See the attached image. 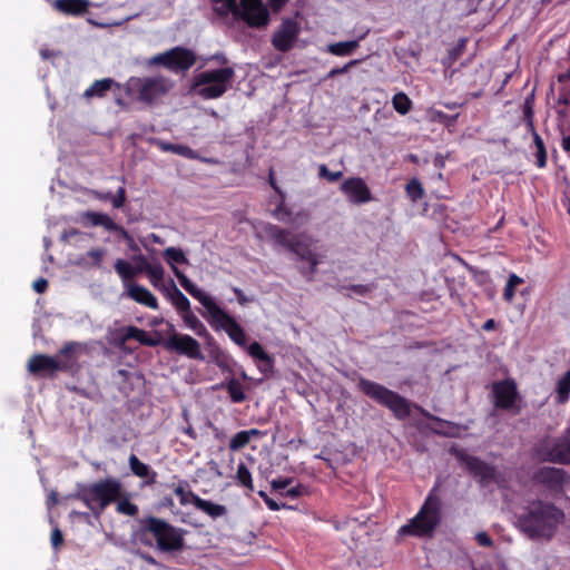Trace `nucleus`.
Wrapping results in <instances>:
<instances>
[{
	"instance_id": "21",
	"label": "nucleus",
	"mask_w": 570,
	"mask_h": 570,
	"mask_svg": "<svg viewBox=\"0 0 570 570\" xmlns=\"http://www.w3.org/2000/svg\"><path fill=\"white\" fill-rule=\"evenodd\" d=\"M164 257L166 259V263L170 266L175 276L178 278L181 287L187 292L185 279H189V278L183 272H180L176 266V264H188L189 263L188 258L186 257L184 252L177 247H167L164 250Z\"/></svg>"
},
{
	"instance_id": "44",
	"label": "nucleus",
	"mask_w": 570,
	"mask_h": 570,
	"mask_svg": "<svg viewBox=\"0 0 570 570\" xmlns=\"http://www.w3.org/2000/svg\"><path fill=\"white\" fill-rule=\"evenodd\" d=\"M104 199H111L112 202V206L115 208H120L124 206L125 202H126V193H125V188L124 187H120L116 195L114 197H111L110 194H107L102 197Z\"/></svg>"
},
{
	"instance_id": "55",
	"label": "nucleus",
	"mask_w": 570,
	"mask_h": 570,
	"mask_svg": "<svg viewBox=\"0 0 570 570\" xmlns=\"http://www.w3.org/2000/svg\"><path fill=\"white\" fill-rule=\"evenodd\" d=\"M351 289L358 295H365L370 288L366 285H353Z\"/></svg>"
},
{
	"instance_id": "50",
	"label": "nucleus",
	"mask_w": 570,
	"mask_h": 570,
	"mask_svg": "<svg viewBox=\"0 0 570 570\" xmlns=\"http://www.w3.org/2000/svg\"><path fill=\"white\" fill-rule=\"evenodd\" d=\"M136 261H137V263H138V265H137V266H135V268H136V275L141 274V273H145V274H146V268H145V266H146V265H151V264H153V263H149V262L147 261V258H146L145 256H142V255L137 256V257H136Z\"/></svg>"
},
{
	"instance_id": "57",
	"label": "nucleus",
	"mask_w": 570,
	"mask_h": 570,
	"mask_svg": "<svg viewBox=\"0 0 570 570\" xmlns=\"http://www.w3.org/2000/svg\"><path fill=\"white\" fill-rule=\"evenodd\" d=\"M286 494L289 495L291 498H297L298 495H301V489L299 487L291 488L287 490Z\"/></svg>"
},
{
	"instance_id": "27",
	"label": "nucleus",
	"mask_w": 570,
	"mask_h": 570,
	"mask_svg": "<svg viewBox=\"0 0 570 570\" xmlns=\"http://www.w3.org/2000/svg\"><path fill=\"white\" fill-rule=\"evenodd\" d=\"M196 508L213 519L224 517L227 513L225 505L202 498L196 499Z\"/></svg>"
},
{
	"instance_id": "11",
	"label": "nucleus",
	"mask_w": 570,
	"mask_h": 570,
	"mask_svg": "<svg viewBox=\"0 0 570 570\" xmlns=\"http://www.w3.org/2000/svg\"><path fill=\"white\" fill-rule=\"evenodd\" d=\"M224 331L235 344H237L240 347H246L249 356H252L255 361L259 362L257 364V367L262 373H267L272 371V357L265 352V350L258 342H253L250 345L246 346L245 332L236 322V320H234Z\"/></svg>"
},
{
	"instance_id": "16",
	"label": "nucleus",
	"mask_w": 570,
	"mask_h": 570,
	"mask_svg": "<svg viewBox=\"0 0 570 570\" xmlns=\"http://www.w3.org/2000/svg\"><path fill=\"white\" fill-rule=\"evenodd\" d=\"M460 460L474 476L479 478L483 485H489L490 483L500 484V474L493 466L468 454H461Z\"/></svg>"
},
{
	"instance_id": "47",
	"label": "nucleus",
	"mask_w": 570,
	"mask_h": 570,
	"mask_svg": "<svg viewBox=\"0 0 570 570\" xmlns=\"http://www.w3.org/2000/svg\"><path fill=\"white\" fill-rule=\"evenodd\" d=\"M292 479L289 478H279L272 481V487L275 490L283 491L286 490L292 484Z\"/></svg>"
},
{
	"instance_id": "17",
	"label": "nucleus",
	"mask_w": 570,
	"mask_h": 570,
	"mask_svg": "<svg viewBox=\"0 0 570 570\" xmlns=\"http://www.w3.org/2000/svg\"><path fill=\"white\" fill-rule=\"evenodd\" d=\"M342 193L350 203L360 205L372 200V193L364 179L360 177H351L345 179L341 185Z\"/></svg>"
},
{
	"instance_id": "58",
	"label": "nucleus",
	"mask_w": 570,
	"mask_h": 570,
	"mask_svg": "<svg viewBox=\"0 0 570 570\" xmlns=\"http://www.w3.org/2000/svg\"><path fill=\"white\" fill-rule=\"evenodd\" d=\"M561 145L564 151L570 153V135L562 138Z\"/></svg>"
},
{
	"instance_id": "48",
	"label": "nucleus",
	"mask_w": 570,
	"mask_h": 570,
	"mask_svg": "<svg viewBox=\"0 0 570 570\" xmlns=\"http://www.w3.org/2000/svg\"><path fill=\"white\" fill-rule=\"evenodd\" d=\"M358 62V60H351L348 61L346 65H344L342 68H335V69H332L327 77L328 78H332L338 73H344L346 72L352 66H355L356 63Z\"/></svg>"
},
{
	"instance_id": "54",
	"label": "nucleus",
	"mask_w": 570,
	"mask_h": 570,
	"mask_svg": "<svg viewBox=\"0 0 570 570\" xmlns=\"http://www.w3.org/2000/svg\"><path fill=\"white\" fill-rule=\"evenodd\" d=\"M268 1L274 11L281 10L288 2V0H268Z\"/></svg>"
},
{
	"instance_id": "7",
	"label": "nucleus",
	"mask_w": 570,
	"mask_h": 570,
	"mask_svg": "<svg viewBox=\"0 0 570 570\" xmlns=\"http://www.w3.org/2000/svg\"><path fill=\"white\" fill-rule=\"evenodd\" d=\"M122 484L115 478H107L85 488L79 493V499L99 515L111 502L122 497Z\"/></svg>"
},
{
	"instance_id": "52",
	"label": "nucleus",
	"mask_w": 570,
	"mask_h": 570,
	"mask_svg": "<svg viewBox=\"0 0 570 570\" xmlns=\"http://www.w3.org/2000/svg\"><path fill=\"white\" fill-rule=\"evenodd\" d=\"M32 287L37 293H43L48 287V282L45 278H39L33 282Z\"/></svg>"
},
{
	"instance_id": "1",
	"label": "nucleus",
	"mask_w": 570,
	"mask_h": 570,
	"mask_svg": "<svg viewBox=\"0 0 570 570\" xmlns=\"http://www.w3.org/2000/svg\"><path fill=\"white\" fill-rule=\"evenodd\" d=\"M258 233L261 236L268 237L289 249L299 259L307 262L309 269L307 272L302 269L301 273L308 276V278L313 277L316 267L323 262L324 255L316 249L314 239L308 236H293L289 230L269 223L263 224Z\"/></svg>"
},
{
	"instance_id": "20",
	"label": "nucleus",
	"mask_w": 570,
	"mask_h": 570,
	"mask_svg": "<svg viewBox=\"0 0 570 570\" xmlns=\"http://www.w3.org/2000/svg\"><path fill=\"white\" fill-rule=\"evenodd\" d=\"M146 275L149 279V283L159 292H161L166 298L169 301V296L171 294V289L178 288L174 281H170L169 285L164 283L165 277V268L160 263H153L151 265H146Z\"/></svg>"
},
{
	"instance_id": "15",
	"label": "nucleus",
	"mask_w": 570,
	"mask_h": 570,
	"mask_svg": "<svg viewBox=\"0 0 570 570\" xmlns=\"http://www.w3.org/2000/svg\"><path fill=\"white\" fill-rule=\"evenodd\" d=\"M166 347L189 358H203L200 344L190 335L173 332L166 341Z\"/></svg>"
},
{
	"instance_id": "10",
	"label": "nucleus",
	"mask_w": 570,
	"mask_h": 570,
	"mask_svg": "<svg viewBox=\"0 0 570 570\" xmlns=\"http://www.w3.org/2000/svg\"><path fill=\"white\" fill-rule=\"evenodd\" d=\"M358 386L367 396L391 410L396 417L405 419L410 416V403L400 394L364 379L360 380Z\"/></svg>"
},
{
	"instance_id": "14",
	"label": "nucleus",
	"mask_w": 570,
	"mask_h": 570,
	"mask_svg": "<svg viewBox=\"0 0 570 570\" xmlns=\"http://www.w3.org/2000/svg\"><path fill=\"white\" fill-rule=\"evenodd\" d=\"M196 61L195 53L186 48L175 47L163 53L154 56L150 65H163L170 71L179 72L188 70Z\"/></svg>"
},
{
	"instance_id": "59",
	"label": "nucleus",
	"mask_w": 570,
	"mask_h": 570,
	"mask_svg": "<svg viewBox=\"0 0 570 570\" xmlns=\"http://www.w3.org/2000/svg\"><path fill=\"white\" fill-rule=\"evenodd\" d=\"M245 433H247L249 441L252 440L253 436H261L262 435V432L259 430H257V429L247 430V431H245Z\"/></svg>"
},
{
	"instance_id": "36",
	"label": "nucleus",
	"mask_w": 570,
	"mask_h": 570,
	"mask_svg": "<svg viewBox=\"0 0 570 570\" xmlns=\"http://www.w3.org/2000/svg\"><path fill=\"white\" fill-rule=\"evenodd\" d=\"M392 104H393L394 109L401 115L407 114L410 111L411 105H412L409 97L403 92H399V94L394 95V97L392 99Z\"/></svg>"
},
{
	"instance_id": "33",
	"label": "nucleus",
	"mask_w": 570,
	"mask_h": 570,
	"mask_svg": "<svg viewBox=\"0 0 570 570\" xmlns=\"http://www.w3.org/2000/svg\"><path fill=\"white\" fill-rule=\"evenodd\" d=\"M131 472L138 478H148L150 474L155 478V472H151L149 465L141 462L135 454H131L128 460Z\"/></svg>"
},
{
	"instance_id": "64",
	"label": "nucleus",
	"mask_w": 570,
	"mask_h": 570,
	"mask_svg": "<svg viewBox=\"0 0 570 570\" xmlns=\"http://www.w3.org/2000/svg\"><path fill=\"white\" fill-rule=\"evenodd\" d=\"M184 432H185L187 435H189L191 439H196V433H195V431H194V429H193V428H190V426H189V428L185 429V430H184Z\"/></svg>"
},
{
	"instance_id": "32",
	"label": "nucleus",
	"mask_w": 570,
	"mask_h": 570,
	"mask_svg": "<svg viewBox=\"0 0 570 570\" xmlns=\"http://www.w3.org/2000/svg\"><path fill=\"white\" fill-rule=\"evenodd\" d=\"M357 47L358 40L343 41L328 45L327 51L337 57H345L351 55Z\"/></svg>"
},
{
	"instance_id": "41",
	"label": "nucleus",
	"mask_w": 570,
	"mask_h": 570,
	"mask_svg": "<svg viewBox=\"0 0 570 570\" xmlns=\"http://www.w3.org/2000/svg\"><path fill=\"white\" fill-rule=\"evenodd\" d=\"M533 141H534V145L537 148V154H535L537 165H538V167L542 168L547 164L546 147H544L542 138L537 132H533Z\"/></svg>"
},
{
	"instance_id": "23",
	"label": "nucleus",
	"mask_w": 570,
	"mask_h": 570,
	"mask_svg": "<svg viewBox=\"0 0 570 570\" xmlns=\"http://www.w3.org/2000/svg\"><path fill=\"white\" fill-rule=\"evenodd\" d=\"M547 456L552 462H570V430L553 443L551 449L548 451Z\"/></svg>"
},
{
	"instance_id": "18",
	"label": "nucleus",
	"mask_w": 570,
	"mask_h": 570,
	"mask_svg": "<svg viewBox=\"0 0 570 570\" xmlns=\"http://www.w3.org/2000/svg\"><path fill=\"white\" fill-rule=\"evenodd\" d=\"M298 32L297 22L291 19L285 20L273 36V46L279 51H288L293 47Z\"/></svg>"
},
{
	"instance_id": "38",
	"label": "nucleus",
	"mask_w": 570,
	"mask_h": 570,
	"mask_svg": "<svg viewBox=\"0 0 570 570\" xmlns=\"http://www.w3.org/2000/svg\"><path fill=\"white\" fill-rule=\"evenodd\" d=\"M405 191L412 202L420 200L424 195L422 184L416 178L411 179L406 184Z\"/></svg>"
},
{
	"instance_id": "56",
	"label": "nucleus",
	"mask_w": 570,
	"mask_h": 570,
	"mask_svg": "<svg viewBox=\"0 0 570 570\" xmlns=\"http://www.w3.org/2000/svg\"><path fill=\"white\" fill-rule=\"evenodd\" d=\"M494 327H495V322L493 318L485 321L484 324L482 325V328L484 331H492V330H494Z\"/></svg>"
},
{
	"instance_id": "61",
	"label": "nucleus",
	"mask_w": 570,
	"mask_h": 570,
	"mask_svg": "<svg viewBox=\"0 0 570 570\" xmlns=\"http://www.w3.org/2000/svg\"><path fill=\"white\" fill-rule=\"evenodd\" d=\"M213 59L218 60L220 63L227 62V59L223 53H216L215 56H213Z\"/></svg>"
},
{
	"instance_id": "12",
	"label": "nucleus",
	"mask_w": 570,
	"mask_h": 570,
	"mask_svg": "<svg viewBox=\"0 0 570 570\" xmlns=\"http://www.w3.org/2000/svg\"><path fill=\"white\" fill-rule=\"evenodd\" d=\"M169 302L176 308L186 328L193 331L197 336L203 338L210 336L205 324L193 312L189 299L179 288L171 289Z\"/></svg>"
},
{
	"instance_id": "13",
	"label": "nucleus",
	"mask_w": 570,
	"mask_h": 570,
	"mask_svg": "<svg viewBox=\"0 0 570 570\" xmlns=\"http://www.w3.org/2000/svg\"><path fill=\"white\" fill-rule=\"evenodd\" d=\"M187 293L196 298L207 311L210 317V325L215 330H225L235 318L220 308L216 302L203 289L197 287L190 279H185Z\"/></svg>"
},
{
	"instance_id": "39",
	"label": "nucleus",
	"mask_w": 570,
	"mask_h": 570,
	"mask_svg": "<svg viewBox=\"0 0 570 570\" xmlns=\"http://www.w3.org/2000/svg\"><path fill=\"white\" fill-rule=\"evenodd\" d=\"M227 390L233 402L240 403L245 400V393L242 384L236 380H230Z\"/></svg>"
},
{
	"instance_id": "29",
	"label": "nucleus",
	"mask_w": 570,
	"mask_h": 570,
	"mask_svg": "<svg viewBox=\"0 0 570 570\" xmlns=\"http://www.w3.org/2000/svg\"><path fill=\"white\" fill-rule=\"evenodd\" d=\"M115 85V81L110 78H105L100 80H96L89 88H87L83 92V97L86 99H91L94 97H104L107 91Z\"/></svg>"
},
{
	"instance_id": "28",
	"label": "nucleus",
	"mask_w": 570,
	"mask_h": 570,
	"mask_svg": "<svg viewBox=\"0 0 570 570\" xmlns=\"http://www.w3.org/2000/svg\"><path fill=\"white\" fill-rule=\"evenodd\" d=\"M157 146L163 151H169L173 154H177V155H180L188 159H198L199 158L197 153L186 145L157 141Z\"/></svg>"
},
{
	"instance_id": "60",
	"label": "nucleus",
	"mask_w": 570,
	"mask_h": 570,
	"mask_svg": "<svg viewBox=\"0 0 570 570\" xmlns=\"http://www.w3.org/2000/svg\"><path fill=\"white\" fill-rule=\"evenodd\" d=\"M148 238H149L153 243H155V244H160V245H161V244H164V240H163V239L160 238V236H158L157 234H154V233H153V234H150V235L148 236Z\"/></svg>"
},
{
	"instance_id": "35",
	"label": "nucleus",
	"mask_w": 570,
	"mask_h": 570,
	"mask_svg": "<svg viewBox=\"0 0 570 570\" xmlns=\"http://www.w3.org/2000/svg\"><path fill=\"white\" fill-rule=\"evenodd\" d=\"M175 494L179 499L180 504L183 505L191 503L196 507V499H200L197 494L186 489V483L179 484L175 489Z\"/></svg>"
},
{
	"instance_id": "62",
	"label": "nucleus",
	"mask_w": 570,
	"mask_h": 570,
	"mask_svg": "<svg viewBox=\"0 0 570 570\" xmlns=\"http://www.w3.org/2000/svg\"><path fill=\"white\" fill-rule=\"evenodd\" d=\"M266 504L268 505V508H269L271 510L276 511V510H278V509H279V508H278V505H277V503H276V502H274L273 500H266Z\"/></svg>"
},
{
	"instance_id": "43",
	"label": "nucleus",
	"mask_w": 570,
	"mask_h": 570,
	"mask_svg": "<svg viewBox=\"0 0 570 570\" xmlns=\"http://www.w3.org/2000/svg\"><path fill=\"white\" fill-rule=\"evenodd\" d=\"M250 441L248 440L245 431L237 432L229 441V449L232 451H238L245 448Z\"/></svg>"
},
{
	"instance_id": "40",
	"label": "nucleus",
	"mask_w": 570,
	"mask_h": 570,
	"mask_svg": "<svg viewBox=\"0 0 570 570\" xmlns=\"http://www.w3.org/2000/svg\"><path fill=\"white\" fill-rule=\"evenodd\" d=\"M236 478L242 485L250 491L254 490L252 474L244 463L238 464Z\"/></svg>"
},
{
	"instance_id": "45",
	"label": "nucleus",
	"mask_w": 570,
	"mask_h": 570,
	"mask_svg": "<svg viewBox=\"0 0 570 570\" xmlns=\"http://www.w3.org/2000/svg\"><path fill=\"white\" fill-rule=\"evenodd\" d=\"M318 174L322 178L327 179L331 183L337 181L343 176L342 171H331L326 167V165H321L318 168Z\"/></svg>"
},
{
	"instance_id": "19",
	"label": "nucleus",
	"mask_w": 570,
	"mask_h": 570,
	"mask_svg": "<svg viewBox=\"0 0 570 570\" xmlns=\"http://www.w3.org/2000/svg\"><path fill=\"white\" fill-rule=\"evenodd\" d=\"M494 405L503 410H512L514 407L518 391L513 381H501L493 385Z\"/></svg>"
},
{
	"instance_id": "46",
	"label": "nucleus",
	"mask_w": 570,
	"mask_h": 570,
	"mask_svg": "<svg viewBox=\"0 0 570 570\" xmlns=\"http://www.w3.org/2000/svg\"><path fill=\"white\" fill-rule=\"evenodd\" d=\"M106 254V250L104 248H95L89 250L86 256L90 258V264L95 266H100L101 261Z\"/></svg>"
},
{
	"instance_id": "31",
	"label": "nucleus",
	"mask_w": 570,
	"mask_h": 570,
	"mask_svg": "<svg viewBox=\"0 0 570 570\" xmlns=\"http://www.w3.org/2000/svg\"><path fill=\"white\" fill-rule=\"evenodd\" d=\"M115 269L121 278L125 287L127 284H132L130 281L136 276V268L125 259H117L115 263Z\"/></svg>"
},
{
	"instance_id": "8",
	"label": "nucleus",
	"mask_w": 570,
	"mask_h": 570,
	"mask_svg": "<svg viewBox=\"0 0 570 570\" xmlns=\"http://www.w3.org/2000/svg\"><path fill=\"white\" fill-rule=\"evenodd\" d=\"M440 501L438 498L429 497L420 511L410 522L400 528V534L415 537H431L440 523Z\"/></svg>"
},
{
	"instance_id": "53",
	"label": "nucleus",
	"mask_w": 570,
	"mask_h": 570,
	"mask_svg": "<svg viewBox=\"0 0 570 570\" xmlns=\"http://www.w3.org/2000/svg\"><path fill=\"white\" fill-rule=\"evenodd\" d=\"M269 185L272 186V188L277 193L279 194L281 198H285V194L284 191L277 186L275 179H274V174H273V170L269 171Z\"/></svg>"
},
{
	"instance_id": "3",
	"label": "nucleus",
	"mask_w": 570,
	"mask_h": 570,
	"mask_svg": "<svg viewBox=\"0 0 570 570\" xmlns=\"http://www.w3.org/2000/svg\"><path fill=\"white\" fill-rule=\"evenodd\" d=\"M138 541L149 548L169 552L180 550L184 546L183 531L168 522L150 517L141 522L137 532Z\"/></svg>"
},
{
	"instance_id": "9",
	"label": "nucleus",
	"mask_w": 570,
	"mask_h": 570,
	"mask_svg": "<svg viewBox=\"0 0 570 570\" xmlns=\"http://www.w3.org/2000/svg\"><path fill=\"white\" fill-rule=\"evenodd\" d=\"M85 347L76 342L66 344L56 356H49L45 354L33 355L28 362V371L31 374L50 376L58 371L67 370L71 361L67 360L69 354L77 351H82Z\"/></svg>"
},
{
	"instance_id": "26",
	"label": "nucleus",
	"mask_w": 570,
	"mask_h": 570,
	"mask_svg": "<svg viewBox=\"0 0 570 570\" xmlns=\"http://www.w3.org/2000/svg\"><path fill=\"white\" fill-rule=\"evenodd\" d=\"M128 340H136L139 343L148 346H155L157 344V341L153 340L146 331L135 326H128L124 328L121 344Z\"/></svg>"
},
{
	"instance_id": "25",
	"label": "nucleus",
	"mask_w": 570,
	"mask_h": 570,
	"mask_svg": "<svg viewBox=\"0 0 570 570\" xmlns=\"http://www.w3.org/2000/svg\"><path fill=\"white\" fill-rule=\"evenodd\" d=\"M273 216L285 224H297L307 220V214L305 213H297L293 216L291 209L285 206L284 198H282L278 206L274 209Z\"/></svg>"
},
{
	"instance_id": "30",
	"label": "nucleus",
	"mask_w": 570,
	"mask_h": 570,
	"mask_svg": "<svg viewBox=\"0 0 570 570\" xmlns=\"http://www.w3.org/2000/svg\"><path fill=\"white\" fill-rule=\"evenodd\" d=\"M83 217L88 219L92 226H102L107 230L117 229L116 223L107 214L88 212L83 215Z\"/></svg>"
},
{
	"instance_id": "51",
	"label": "nucleus",
	"mask_w": 570,
	"mask_h": 570,
	"mask_svg": "<svg viewBox=\"0 0 570 570\" xmlns=\"http://www.w3.org/2000/svg\"><path fill=\"white\" fill-rule=\"evenodd\" d=\"M63 541L62 533L59 529H53L51 532V544L53 548H58Z\"/></svg>"
},
{
	"instance_id": "22",
	"label": "nucleus",
	"mask_w": 570,
	"mask_h": 570,
	"mask_svg": "<svg viewBox=\"0 0 570 570\" xmlns=\"http://www.w3.org/2000/svg\"><path fill=\"white\" fill-rule=\"evenodd\" d=\"M126 295L138 304L151 309H158L157 297L145 286L138 284H127Z\"/></svg>"
},
{
	"instance_id": "42",
	"label": "nucleus",
	"mask_w": 570,
	"mask_h": 570,
	"mask_svg": "<svg viewBox=\"0 0 570 570\" xmlns=\"http://www.w3.org/2000/svg\"><path fill=\"white\" fill-rule=\"evenodd\" d=\"M117 511L121 514L135 517L138 513V507L130 502L128 499H122V497L117 500Z\"/></svg>"
},
{
	"instance_id": "34",
	"label": "nucleus",
	"mask_w": 570,
	"mask_h": 570,
	"mask_svg": "<svg viewBox=\"0 0 570 570\" xmlns=\"http://www.w3.org/2000/svg\"><path fill=\"white\" fill-rule=\"evenodd\" d=\"M570 395V370L557 383V401L564 403Z\"/></svg>"
},
{
	"instance_id": "24",
	"label": "nucleus",
	"mask_w": 570,
	"mask_h": 570,
	"mask_svg": "<svg viewBox=\"0 0 570 570\" xmlns=\"http://www.w3.org/2000/svg\"><path fill=\"white\" fill-rule=\"evenodd\" d=\"M88 0H55L53 8L65 14L79 16L89 7Z\"/></svg>"
},
{
	"instance_id": "37",
	"label": "nucleus",
	"mask_w": 570,
	"mask_h": 570,
	"mask_svg": "<svg viewBox=\"0 0 570 570\" xmlns=\"http://www.w3.org/2000/svg\"><path fill=\"white\" fill-rule=\"evenodd\" d=\"M523 282L521 277H519L515 274H511L508 278V282L505 284L504 291H503V298L507 302H512L514 297L515 288Z\"/></svg>"
},
{
	"instance_id": "5",
	"label": "nucleus",
	"mask_w": 570,
	"mask_h": 570,
	"mask_svg": "<svg viewBox=\"0 0 570 570\" xmlns=\"http://www.w3.org/2000/svg\"><path fill=\"white\" fill-rule=\"evenodd\" d=\"M234 76L232 67L205 70L195 75L190 89L203 99H216L230 88Z\"/></svg>"
},
{
	"instance_id": "63",
	"label": "nucleus",
	"mask_w": 570,
	"mask_h": 570,
	"mask_svg": "<svg viewBox=\"0 0 570 570\" xmlns=\"http://www.w3.org/2000/svg\"><path fill=\"white\" fill-rule=\"evenodd\" d=\"M235 294L238 296L240 303H245L246 298L243 295V292L239 288H234Z\"/></svg>"
},
{
	"instance_id": "49",
	"label": "nucleus",
	"mask_w": 570,
	"mask_h": 570,
	"mask_svg": "<svg viewBox=\"0 0 570 570\" xmlns=\"http://www.w3.org/2000/svg\"><path fill=\"white\" fill-rule=\"evenodd\" d=\"M476 542L482 547H491L493 544L492 539L485 532H479L475 534Z\"/></svg>"
},
{
	"instance_id": "6",
	"label": "nucleus",
	"mask_w": 570,
	"mask_h": 570,
	"mask_svg": "<svg viewBox=\"0 0 570 570\" xmlns=\"http://www.w3.org/2000/svg\"><path fill=\"white\" fill-rule=\"evenodd\" d=\"M219 14L240 16L250 27L261 28L268 23V11L262 0H212Z\"/></svg>"
},
{
	"instance_id": "2",
	"label": "nucleus",
	"mask_w": 570,
	"mask_h": 570,
	"mask_svg": "<svg viewBox=\"0 0 570 570\" xmlns=\"http://www.w3.org/2000/svg\"><path fill=\"white\" fill-rule=\"evenodd\" d=\"M563 512L552 504L533 502L528 512L520 517L521 529L532 539H551L563 521Z\"/></svg>"
},
{
	"instance_id": "4",
	"label": "nucleus",
	"mask_w": 570,
	"mask_h": 570,
	"mask_svg": "<svg viewBox=\"0 0 570 570\" xmlns=\"http://www.w3.org/2000/svg\"><path fill=\"white\" fill-rule=\"evenodd\" d=\"M174 87L165 76L130 77L124 85L126 95L132 100L146 105L160 101Z\"/></svg>"
}]
</instances>
